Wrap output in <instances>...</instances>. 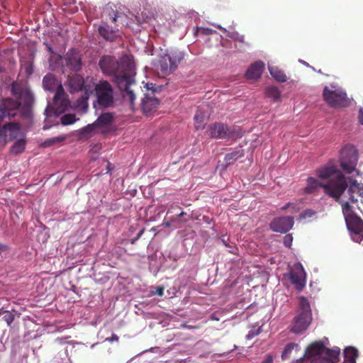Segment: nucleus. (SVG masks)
<instances>
[{"mask_svg":"<svg viewBox=\"0 0 363 363\" xmlns=\"http://www.w3.org/2000/svg\"><path fill=\"white\" fill-rule=\"evenodd\" d=\"M99 34L103 37L105 40L111 42H113L116 38V29L108 26L106 23L99 26Z\"/></svg>","mask_w":363,"mask_h":363,"instance_id":"nucleus-19","label":"nucleus"},{"mask_svg":"<svg viewBox=\"0 0 363 363\" xmlns=\"http://www.w3.org/2000/svg\"><path fill=\"white\" fill-rule=\"evenodd\" d=\"M208 135L216 139H227L231 136V131L226 124L215 123L208 126Z\"/></svg>","mask_w":363,"mask_h":363,"instance_id":"nucleus-13","label":"nucleus"},{"mask_svg":"<svg viewBox=\"0 0 363 363\" xmlns=\"http://www.w3.org/2000/svg\"><path fill=\"white\" fill-rule=\"evenodd\" d=\"M338 361L339 357H320L312 358L311 363H337Z\"/></svg>","mask_w":363,"mask_h":363,"instance_id":"nucleus-28","label":"nucleus"},{"mask_svg":"<svg viewBox=\"0 0 363 363\" xmlns=\"http://www.w3.org/2000/svg\"><path fill=\"white\" fill-rule=\"evenodd\" d=\"M289 208H291V213H296L298 212V208L296 205L289 207Z\"/></svg>","mask_w":363,"mask_h":363,"instance_id":"nucleus-46","label":"nucleus"},{"mask_svg":"<svg viewBox=\"0 0 363 363\" xmlns=\"http://www.w3.org/2000/svg\"><path fill=\"white\" fill-rule=\"evenodd\" d=\"M81 54L75 49L72 48L67 51L65 57H63V67L71 70V72H77L81 70Z\"/></svg>","mask_w":363,"mask_h":363,"instance_id":"nucleus-10","label":"nucleus"},{"mask_svg":"<svg viewBox=\"0 0 363 363\" xmlns=\"http://www.w3.org/2000/svg\"><path fill=\"white\" fill-rule=\"evenodd\" d=\"M357 162V152L354 146L346 145L340 152V167L346 174L355 171Z\"/></svg>","mask_w":363,"mask_h":363,"instance_id":"nucleus-8","label":"nucleus"},{"mask_svg":"<svg viewBox=\"0 0 363 363\" xmlns=\"http://www.w3.org/2000/svg\"><path fill=\"white\" fill-rule=\"evenodd\" d=\"M42 84H43V88H45V89L51 90L53 88V85H55V79H53L51 74H48L43 77Z\"/></svg>","mask_w":363,"mask_h":363,"instance_id":"nucleus-30","label":"nucleus"},{"mask_svg":"<svg viewBox=\"0 0 363 363\" xmlns=\"http://www.w3.org/2000/svg\"><path fill=\"white\" fill-rule=\"evenodd\" d=\"M339 348H328L323 343L320 341H316L311 343L306 350V357L315 358V357H339Z\"/></svg>","mask_w":363,"mask_h":363,"instance_id":"nucleus-9","label":"nucleus"},{"mask_svg":"<svg viewBox=\"0 0 363 363\" xmlns=\"http://www.w3.org/2000/svg\"><path fill=\"white\" fill-rule=\"evenodd\" d=\"M185 215H186V213L185 212H182V213H179L178 217L182 218V217L185 216Z\"/></svg>","mask_w":363,"mask_h":363,"instance_id":"nucleus-49","label":"nucleus"},{"mask_svg":"<svg viewBox=\"0 0 363 363\" xmlns=\"http://www.w3.org/2000/svg\"><path fill=\"white\" fill-rule=\"evenodd\" d=\"M297 348V344L294 342H290L286 345L283 352H281V359H287L289 357L290 352L293 351L294 349Z\"/></svg>","mask_w":363,"mask_h":363,"instance_id":"nucleus-31","label":"nucleus"},{"mask_svg":"<svg viewBox=\"0 0 363 363\" xmlns=\"http://www.w3.org/2000/svg\"><path fill=\"white\" fill-rule=\"evenodd\" d=\"M114 121V114L113 113H104L97 117L96 121L92 124H88V125H94L100 128H108L111 125Z\"/></svg>","mask_w":363,"mask_h":363,"instance_id":"nucleus-16","label":"nucleus"},{"mask_svg":"<svg viewBox=\"0 0 363 363\" xmlns=\"http://www.w3.org/2000/svg\"><path fill=\"white\" fill-rule=\"evenodd\" d=\"M111 169V167H110V163H108V171Z\"/></svg>","mask_w":363,"mask_h":363,"instance_id":"nucleus-52","label":"nucleus"},{"mask_svg":"<svg viewBox=\"0 0 363 363\" xmlns=\"http://www.w3.org/2000/svg\"><path fill=\"white\" fill-rule=\"evenodd\" d=\"M136 240H135V238H133V239H132V242H132V244H133Z\"/></svg>","mask_w":363,"mask_h":363,"instance_id":"nucleus-54","label":"nucleus"},{"mask_svg":"<svg viewBox=\"0 0 363 363\" xmlns=\"http://www.w3.org/2000/svg\"><path fill=\"white\" fill-rule=\"evenodd\" d=\"M358 119H359V123L363 125V108H359L358 111Z\"/></svg>","mask_w":363,"mask_h":363,"instance_id":"nucleus-41","label":"nucleus"},{"mask_svg":"<svg viewBox=\"0 0 363 363\" xmlns=\"http://www.w3.org/2000/svg\"><path fill=\"white\" fill-rule=\"evenodd\" d=\"M323 99L329 107L341 108L348 106V98L343 89L335 84L326 86L323 89Z\"/></svg>","mask_w":363,"mask_h":363,"instance_id":"nucleus-6","label":"nucleus"},{"mask_svg":"<svg viewBox=\"0 0 363 363\" xmlns=\"http://www.w3.org/2000/svg\"><path fill=\"white\" fill-rule=\"evenodd\" d=\"M273 362V358L272 357L271 354H267L266 356V358H264V360H263L262 363H272Z\"/></svg>","mask_w":363,"mask_h":363,"instance_id":"nucleus-42","label":"nucleus"},{"mask_svg":"<svg viewBox=\"0 0 363 363\" xmlns=\"http://www.w3.org/2000/svg\"><path fill=\"white\" fill-rule=\"evenodd\" d=\"M142 234H143V230H141V231H140V233H138V235H137V237H135V238H134V239L138 240L140 238V236H142Z\"/></svg>","mask_w":363,"mask_h":363,"instance_id":"nucleus-48","label":"nucleus"},{"mask_svg":"<svg viewBox=\"0 0 363 363\" xmlns=\"http://www.w3.org/2000/svg\"><path fill=\"white\" fill-rule=\"evenodd\" d=\"M96 103L99 107L107 108L113 106V89L106 81H100L95 86Z\"/></svg>","mask_w":363,"mask_h":363,"instance_id":"nucleus-7","label":"nucleus"},{"mask_svg":"<svg viewBox=\"0 0 363 363\" xmlns=\"http://www.w3.org/2000/svg\"><path fill=\"white\" fill-rule=\"evenodd\" d=\"M260 333V329H252V330L249 331V333L246 335V339L251 340L257 335Z\"/></svg>","mask_w":363,"mask_h":363,"instance_id":"nucleus-39","label":"nucleus"},{"mask_svg":"<svg viewBox=\"0 0 363 363\" xmlns=\"http://www.w3.org/2000/svg\"><path fill=\"white\" fill-rule=\"evenodd\" d=\"M289 281L299 291L305 286V271L300 263L294 264V268L289 272Z\"/></svg>","mask_w":363,"mask_h":363,"instance_id":"nucleus-11","label":"nucleus"},{"mask_svg":"<svg viewBox=\"0 0 363 363\" xmlns=\"http://www.w3.org/2000/svg\"><path fill=\"white\" fill-rule=\"evenodd\" d=\"M293 227V217L283 216L272 219L270 230L274 233H286Z\"/></svg>","mask_w":363,"mask_h":363,"instance_id":"nucleus-12","label":"nucleus"},{"mask_svg":"<svg viewBox=\"0 0 363 363\" xmlns=\"http://www.w3.org/2000/svg\"><path fill=\"white\" fill-rule=\"evenodd\" d=\"M182 60H184V53L179 51H172L170 54L160 56L158 60H165L167 63L179 65Z\"/></svg>","mask_w":363,"mask_h":363,"instance_id":"nucleus-20","label":"nucleus"},{"mask_svg":"<svg viewBox=\"0 0 363 363\" xmlns=\"http://www.w3.org/2000/svg\"><path fill=\"white\" fill-rule=\"evenodd\" d=\"M318 177L320 179H329L325 184L318 182L315 178L309 177L307 180L306 193L311 194L318 188L324 189L325 194L333 199H338L348 186L346 178L337 170L333 164H328L318 169Z\"/></svg>","mask_w":363,"mask_h":363,"instance_id":"nucleus-2","label":"nucleus"},{"mask_svg":"<svg viewBox=\"0 0 363 363\" xmlns=\"http://www.w3.org/2000/svg\"><path fill=\"white\" fill-rule=\"evenodd\" d=\"M65 138H67L65 135H60L55 138H48L43 141L42 146H43V147H48L53 145L61 144L65 140Z\"/></svg>","mask_w":363,"mask_h":363,"instance_id":"nucleus-26","label":"nucleus"},{"mask_svg":"<svg viewBox=\"0 0 363 363\" xmlns=\"http://www.w3.org/2000/svg\"><path fill=\"white\" fill-rule=\"evenodd\" d=\"M164 226L169 228V226H171V223H169V222L164 223Z\"/></svg>","mask_w":363,"mask_h":363,"instance_id":"nucleus-51","label":"nucleus"},{"mask_svg":"<svg viewBox=\"0 0 363 363\" xmlns=\"http://www.w3.org/2000/svg\"><path fill=\"white\" fill-rule=\"evenodd\" d=\"M263 69L264 63L262 62H255L247 69V71L245 73V76H246L247 79H257L262 76Z\"/></svg>","mask_w":363,"mask_h":363,"instance_id":"nucleus-17","label":"nucleus"},{"mask_svg":"<svg viewBox=\"0 0 363 363\" xmlns=\"http://www.w3.org/2000/svg\"><path fill=\"white\" fill-rule=\"evenodd\" d=\"M177 66H179V64L174 65L173 63L165 62L164 60H158V62L155 64V68H157L160 77H164L170 74L177 69Z\"/></svg>","mask_w":363,"mask_h":363,"instance_id":"nucleus-14","label":"nucleus"},{"mask_svg":"<svg viewBox=\"0 0 363 363\" xmlns=\"http://www.w3.org/2000/svg\"><path fill=\"white\" fill-rule=\"evenodd\" d=\"M155 294L162 296V287H157V291H155Z\"/></svg>","mask_w":363,"mask_h":363,"instance_id":"nucleus-47","label":"nucleus"},{"mask_svg":"<svg viewBox=\"0 0 363 363\" xmlns=\"http://www.w3.org/2000/svg\"><path fill=\"white\" fill-rule=\"evenodd\" d=\"M245 156V152L242 149H235L233 152H229L225 155L224 160H225L226 167L233 164L238 160L242 158Z\"/></svg>","mask_w":363,"mask_h":363,"instance_id":"nucleus-21","label":"nucleus"},{"mask_svg":"<svg viewBox=\"0 0 363 363\" xmlns=\"http://www.w3.org/2000/svg\"><path fill=\"white\" fill-rule=\"evenodd\" d=\"M67 86L71 93L79 91L84 88V79L78 74L69 76L67 79Z\"/></svg>","mask_w":363,"mask_h":363,"instance_id":"nucleus-15","label":"nucleus"},{"mask_svg":"<svg viewBox=\"0 0 363 363\" xmlns=\"http://www.w3.org/2000/svg\"><path fill=\"white\" fill-rule=\"evenodd\" d=\"M96 128H99L98 126H94L93 125H86V127L80 130V134L86 138H88L93 133V132H94Z\"/></svg>","mask_w":363,"mask_h":363,"instance_id":"nucleus-32","label":"nucleus"},{"mask_svg":"<svg viewBox=\"0 0 363 363\" xmlns=\"http://www.w3.org/2000/svg\"><path fill=\"white\" fill-rule=\"evenodd\" d=\"M292 240L293 238L291 234L286 235L284 238H283V245H284V247L289 248L291 245Z\"/></svg>","mask_w":363,"mask_h":363,"instance_id":"nucleus-38","label":"nucleus"},{"mask_svg":"<svg viewBox=\"0 0 363 363\" xmlns=\"http://www.w3.org/2000/svg\"><path fill=\"white\" fill-rule=\"evenodd\" d=\"M194 119H195V123H196V126H195L196 127V130L203 128V116L201 113H196Z\"/></svg>","mask_w":363,"mask_h":363,"instance_id":"nucleus-35","label":"nucleus"},{"mask_svg":"<svg viewBox=\"0 0 363 363\" xmlns=\"http://www.w3.org/2000/svg\"><path fill=\"white\" fill-rule=\"evenodd\" d=\"M105 341H107L108 342H118V336H116V334H112V336L110 337L105 338Z\"/></svg>","mask_w":363,"mask_h":363,"instance_id":"nucleus-40","label":"nucleus"},{"mask_svg":"<svg viewBox=\"0 0 363 363\" xmlns=\"http://www.w3.org/2000/svg\"><path fill=\"white\" fill-rule=\"evenodd\" d=\"M111 20H112V23L120 21L121 23L127 25V22L125 21V16H124L123 13L114 12L113 16H111Z\"/></svg>","mask_w":363,"mask_h":363,"instance_id":"nucleus-33","label":"nucleus"},{"mask_svg":"<svg viewBox=\"0 0 363 363\" xmlns=\"http://www.w3.org/2000/svg\"><path fill=\"white\" fill-rule=\"evenodd\" d=\"M99 67L103 73L114 76L118 89L123 91V100L128 101L130 108H133L135 94L130 89V86L133 84V64L127 59H121L120 62H117L114 57L105 55L100 58Z\"/></svg>","mask_w":363,"mask_h":363,"instance_id":"nucleus-1","label":"nucleus"},{"mask_svg":"<svg viewBox=\"0 0 363 363\" xmlns=\"http://www.w3.org/2000/svg\"><path fill=\"white\" fill-rule=\"evenodd\" d=\"M315 215V211L311 209H306L304 211L300 213L299 218L300 219H306L308 218H311Z\"/></svg>","mask_w":363,"mask_h":363,"instance_id":"nucleus-36","label":"nucleus"},{"mask_svg":"<svg viewBox=\"0 0 363 363\" xmlns=\"http://www.w3.org/2000/svg\"><path fill=\"white\" fill-rule=\"evenodd\" d=\"M64 98V89H62V86L60 84L58 85V88H57V91H55V95H54V103L57 104V103L62 100Z\"/></svg>","mask_w":363,"mask_h":363,"instance_id":"nucleus-34","label":"nucleus"},{"mask_svg":"<svg viewBox=\"0 0 363 363\" xmlns=\"http://www.w3.org/2000/svg\"><path fill=\"white\" fill-rule=\"evenodd\" d=\"M25 145H26V140H24V139H20V140L16 141V143H14V144H13V145H11V153L13 155H18L22 153L23 151H24Z\"/></svg>","mask_w":363,"mask_h":363,"instance_id":"nucleus-24","label":"nucleus"},{"mask_svg":"<svg viewBox=\"0 0 363 363\" xmlns=\"http://www.w3.org/2000/svg\"><path fill=\"white\" fill-rule=\"evenodd\" d=\"M264 94H266L267 98L272 99L274 101H278L280 99V91L275 86H270L266 88Z\"/></svg>","mask_w":363,"mask_h":363,"instance_id":"nucleus-23","label":"nucleus"},{"mask_svg":"<svg viewBox=\"0 0 363 363\" xmlns=\"http://www.w3.org/2000/svg\"><path fill=\"white\" fill-rule=\"evenodd\" d=\"M7 250V246L2 242H0V255L3 254Z\"/></svg>","mask_w":363,"mask_h":363,"instance_id":"nucleus-43","label":"nucleus"},{"mask_svg":"<svg viewBox=\"0 0 363 363\" xmlns=\"http://www.w3.org/2000/svg\"><path fill=\"white\" fill-rule=\"evenodd\" d=\"M357 350L354 347H348L344 350V361H356Z\"/></svg>","mask_w":363,"mask_h":363,"instance_id":"nucleus-25","label":"nucleus"},{"mask_svg":"<svg viewBox=\"0 0 363 363\" xmlns=\"http://www.w3.org/2000/svg\"><path fill=\"white\" fill-rule=\"evenodd\" d=\"M150 86H152V84H147V89H152V88L150 87Z\"/></svg>","mask_w":363,"mask_h":363,"instance_id":"nucleus-53","label":"nucleus"},{"mask_svg":"<svg viewBox=\"0 0 363 363\" xmlns=\"http://www.w3.org/2000/svg\"><path fill=\"white\" fill-rule=\"evenodd\" d=\"M269 72H270L271 77L277 80V82L280 83L286 82V75L277 67L269 65Z\"/></svg>","mask_w":363,"mask_h":363,"instance_id":"nucleus-22","label":"nucleus"},{"mask_svg":"<svg viewBox=\"0 0 363 363\" xmlns=\"http://www.w3.org/2000/svg\"><path fill=\"white\" fill-rule=\"evenodd\" d=\"M294 206V203H287L284 206H281V211H285V210H286V209H288L290 207Z\"/></svg>","mask_w":363,"mask_h":363,"instance_id":"nucleus-45","label":"nucleus"},{"mask_svg":"<svg viewBox=\"0 0 363 363\" xmlns=\"http://www.w3.org/2000/svg\"><path fill=\"white\" fill-rule=\"evenodd\" d=\"M3 320L4 322L6 323V325L10 326L13 321V314L10 311L4 312Z\"/></svg>","mask_w":363,"mask_h":363,"instance_id":"nucleus-37","label":"nucleus"},{"mask_svg":"<svg viewBox=\"0 0 363 363\" xmlns=\"http://www.w3.org/2000/svg\"><path fill=\"white\" fill-rule=\"evenodd\" d=\"M344 363H356V362L352 360H344Z\"/></svg>","mask_w":363,"mask_h":363,"instance_id":"nucleus-50","label":"nucleus"},{"mask_svg":"<svg viewBox=\"0 0 363 363\" xmlns=\"http://www.w3.org/2000/svg\"><path fill=\"white\" fill-rule=\"evenodd\" d=\"M26 72H28V73H29V74L30 73V72H29V71H26Z\"/></svg>","mask_w":363,"mask_h":363,"instance_id":"nucleus-55","label":"nucleus"},{"mask_svg":"<svg viewBox=\"0 0 363 363\" xmlns=\"http://www.w3.org/2000/svg\"><path fill=\"white\" fill-rule=\"evenodd\" d=\"M11 94L14 97L20 99L21 102L11 99H5L0 105V122L5 118H13L16 115L18 111H21L22 116L26 118L30 117V107L33 104V97L30 91L21 84L13 82L11 83Z\"/></svg>","mask_w":363,"mask_h":363,"instance_id":"nucleus-4","label":"nucleus"},{"mask_svg":"<svg viewBox=\"0 0 363 363\" xmlns=\"http://www.w3.org/2000/svg\"><path fill=\"white\" fill-rule=\"evenodd\" d=\"M346 191L345 198L347 201H341L342 205V213L346 218L350 219L349 230L352 231V239L356 242H360L363 240V221L359 218L352 217V206L355 205L358 210L363 208V189L358 184L354 183L349 186Z\"/></svg>","mask_w":363,"mask_h":363,"instance_id":"nucleus-3","label":"nucleus"},{"mask_svg":"<svg viewBox=\"0 0 363 363\" xmlns=\"http://www.w3.org/2000/svg\"><path fill=\"white\" fill-rule=\"evenodd\" d=\"M77 108L85 113L87 109V95L84 94L77 100Z\"/></svg>","mask_w":363,"mask_h":363,"instance_id":"nucleus-29","label":"nucleus"},{"mask_svg":"<svg viewBox=\"0 0 363 363\" xmlns=\"http://www.w3.org/2000/svg\"><path fill=\"white\" fill-rule=\"evenodd\" d=\"M159 105V100L157 98L150 96L148 94L142 99V111L147 114L153 111Z\"/></svg>","mask_w":363,"mask_h":363,"instance_id":"nucleus-18","label":"nucleus"},{"mask_svg":"<svg viewBox=\"0 0 363 363\" xmlns=\"http://www.w3.org/2000/svg\"><path fill=\"white\" fill-rule=\"evenodd\" d=\"M6 128H9V129L15 128V129H17L18 128V124H16V123H8V124H6V125H5V129H6Z\"/></svg>","mask_w":363,"mask_h":363,"instance_id":"nucleus-44","label":"nucleus"},{"mask_svg":"<svg viewBox=\"0 0 363 363\" xmlns=\"http://www.w3.org/2000/svg\"><path fill=\"white\" fill-rule=\"evenodd\" d=\"M311 323V311L308 305V299L304 296L299 297V307H298V313L292 320L291 325V333L296 335L303 333L308 329Z\"/></svg>","mask_w":363,"mask_h":363,"instance_id":"nucleus-5","label":"nucleus"},{"mask_svg":"<svg viewBox=\"0 0 363 363\" xmlns=\"http://www.w3.org/2000/svg\"><path fill=\"white\" fill-rule=\"evenodd\" d=\"M77 121L74 113H66L60 117V123L63 125H69L74 123Z\"/></svg>","mask_w":363,"mask_h":363,"instance_id":"nucleus-27","label":"nucleus"}]
</instances>
